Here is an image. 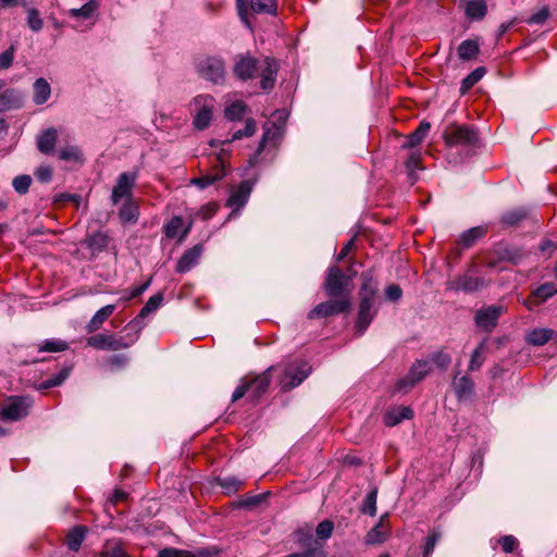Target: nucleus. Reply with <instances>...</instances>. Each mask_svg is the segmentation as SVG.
<instances>
[{"mask_svg":"<svg viewBox=\"0 0 557 557\" xmlns=\"http://www.w3.org/2000/svg\"><path fill=\"white\" fill-rule=\"evenodd\" d=\"M443 138L449 147L470 146L475 143L476 134L469 126L453 124L445 128Z\"/></svg>","mask_w":557,"mask_h":557,"instance_id":"7","label":"nucleus"},{"mask_svg":"<svg viewBox=\"0 0 557 557\" xmlns=\"http://www.w3.org/2000/svg\"><path fill=\"white\" fill-rule=\"evenodd\" d=\"M69 374H70L69 369H62L59 373L42 381L38 385V389H47V388H51V387L61 385L67 379Z\"/></svg>","mask_w":557,"mask_h":557,"instance_id":"39","label":"nucleus"},{"mask_svg":"<svg viewBox=\"0 0 557 557\" xmlns=\"http://www.w3.org/2000/svg\"><path fill=\"white\" fill-rule=\"evenodd\" d=\"M100 557H129L125 548V543L121 539L107 540L99 553Z\"/></svg>","mask_w":557,"mask_h":557,"instance_id":"20","label":"nucleus"},{"mask_svg":"<svg viewBox=\"0 0 557 557\" xmlns=\"http://www.w3.org/2000/svg\"><path fill=\"white\" fill-rule=\"evenodd\" d=\"M158 557H196V554L184 549L164 548L159 552Z\"/></svg>","mask_w":557,"mask_h":557,"instance_id":"52","label":"nucleus"},{"mask_svg":"<svg viewBox=\"0 0 557 557\" xmlns=\"http://www.w3.org/2000/svg\"><path fill=\"white\" fill-rule=\"evenodd\" d=\"M22 103L20 94L14 89H7L0 94V111L18 108Z\"/></svg>","mask_w":557,"mask_h":557,"instance_id":"27","label":"nucleus"},{"mask_svg":"<svg viewBox=\"0 0 557 557\" xmlns=\"http://www.w3.org/2000/svg\"><path fill=\"white\" fill-rule=\"evenodd\" d=\"M220 175L221 174H205L199 177L191 178L190 184L197 186L199 189H205L218 182Z\"/></svg>","mask_w":557,"mask_h":557,"instance_id":"44","label":"nucleus"},{"mask_svg":"<svg viewBox=\"0 0 557 557\" xmlns=\"http://www.w3.org/2000/svg\"><path fill=\"white\" fill-rule=\"evenodd\" d=\"M57 131L55 128L46 129L37 139V146L40 152L50 153L53 151L57 143Z\"/></svg>","mask_w":557,"mask_h":557,"instance_id":"24","label":"nucleus"},{"mask_svg":"<svg viewBox=\"0 0 557 557\" xmlns=\"http://www.w3.org/2000/svg\"><path fill=\"white\" fill-rule=\"evenodd\" d=\"M150 282H151V280H148V281H147V282H145L144 284L133 287V288L129 290L128 295H127V296L122 297V298H121V300H123V301H128V300H131V299H133V298L138 297L139 295H141V294H143V293H144V292L149 287Z\"/></svg>","mask_w":557,"mask_h":557,"instance_id":"61","label":"nucleus"},{"mask_svg":"<svg viewBox=\"0 0 557 557\" xmlns=\"http://www.w3.org/2000/svg\"><path fill=\"white\" fill-rule=\"evenodd\" d=\"M246 108L247 107L244 101H233L225 108V117L231 121L240 120L246 112Z\"/></svg>","mask_w":557,"mask_h":557,"instance_id":"35","label":"nucleus"},{"mask_svg":"<svg viewBox=\"0 0 557 557\" xmlns=\"http://www.w3.org/2000/svg\"><path fill=\"white\" fill-rule=\"evenodd\" d=\"M15 48L11 46L4 52L0 53V70H8L14 61Z\"/></svg>","mask_w":557,"mask_h":557,"instance_id":"53","label":"nucleus"},{"mask_svg":"<svg viewBox=\"0 0 557 557\" xmlns=\"http://www.w3.org/2000/svg\"><path fill=\"white\" fill-rule=\"evenodd\" d=\"M201 253L202 248L199 245H196L193 248L186 250L177 261L176 271L178 273L188 272L193 267H195L198 263Z\"/></svg>","mask_w":557,"mask_h":557,"instance_id":"19","label":"nucleus"},{"mask_svg":"<svg viewBox=\"0 0 557 557\" xmlns=\"http://www.w3.org/2000/svg\"><path fill=\"white\" fill-rule=\"evenodd\" d=\"M276 133H277V129L272 132L270 128H265L262 139L259 144V148H258L259 153L264 149V147L268 145V143L274 138Z\"/></svg>","mask_w":557,"mask_h":557,"instance_id":"63","label":"nucleus"},{"mask_svg":"<svg viewBox=\"0 0 557 557\" xmlns=\"http://www.w3.org/2000/svg\"><path fill=\"white\" fill-rule=\"evenodd\" d=\"M252 186L250 182L244 181L231 190L226 206L233 210L232 214L239 211L248 201Z\"/></svg>","mask_w":557,"mask_h":557,"instance_id":"15","label":"nucleus"},{"mask_svg":"<svg viewBox=\"0 0 557 557\" xmlns=\"http://www.w3.org/2000/svg\"><path fill=\"white\" fill-rule=\"evenodd\" d=\"M59 157L66 161H77L81 158V151L77 147H65L59 150Z\"/></svg>","mask_w":557,"mask_h":557,"instance_id":"54","label":"nucleus"},{"mask_svg":"<svg viewBox=\"0 0 557 557\" xmlns=\"http://www.w3.org/2000/svg\"><path fill=\"white\" fill-rule=\"evenodd\" d=\"M115 309H116L115 305H107V306L100 308L87 323V325H86L87 332L94 333V332L98 331L101 327V325L113 314Z\"/></svg>","mask_w":557,"mask_h":557,"instance_id":"22","label":"nucleus"},{"mask_svg":"<svg viewBox=\"0 0 557 557\" xmlns=\"http://www.w3.org/2000/svg\"><path fill=\"white\" fill-rule=\"evenodd\" d=\"M69 348V345L66 342L61 339H47L44 342V344L40 346V351H49V352H58V351H64Z\"/></svg>","mask_w":557,"mask_h":557,"instance_id":"43","label":"nucleus"},{"mask_svg":"<svg viewBox=\"0 0 557 557\" xmlns=\"http://www.w3.org/2000/svg\"><path fill=\"white\" fill-rule=\"evenodd\" d=\"M311 371V366L301 359L281 362L268 368L274 385L283 393L299 386L310 375Z\"/></svg>","mask_w":557,"mask_h":557,"instance_id":"2","label":"nucleus"},{"mask_svg":"<svg viewBox=\"0 0 557 557\" xmlns=\"http://www.w3.org/2000/svg\"><path fill=\"white\" fill-rule=\"evenodd\" d=\"M389 529H382L381 525H374L366 535V543L370 545L382 544L389 536Z\"/></svg>","mask_w":557,"mask_h":557,"instance_id":"32","label":"nucleus"},{"mask_svg":"<svg viewBox=\"0 0 557 557\" xmlns=\"http://www.w3.org/2000/svg\"><path fill=\"white\" fill-rule=\"evenodd\" d=\"M220 553V550L215 547L213 548H200L193 554H196V557H214Z\"/></svg>","mask_w":557,"mask_h":557,"instance_id":"64","label":"nucleus"},{"mask_svg":"<svg viewBox=\"0 0 557 557\" xmlns=\"http://www.w3.org/2000/svg\"><path fill=\"white\" fill-rule=\"evenodd\" d=\"M524 216L525 213L522 210H513L504 214L503 222L508 225H513L520 222Z\"/></svg>","mask_w":557,"mask_h":557,"instance_id":"60","label":"nucleus"},{"mask_svg":"<svg viewBox=\"0 0 557 557\" xmlns=\"http://www.w3.org/2000/svg\"><path fill=\"white\" fill-rule=\"evenodd\" d=\"M32 406L33 400L29 397H10L2 405L0 418H23L29 414Z\"/></svg>","mask_w":557,"mask_h":557,"instance_id":"9","label":"nucleus"},{"mask_svg":"<svg viewBox=\"0 0 557 557\" xmlns=\"http://www.w3.org/2000/svg\"><path fill=\"white\" fill-rule=\"evenodd\" d=\"M385 295H386L387 299H389L392 301H396L401 297L403 292L398 285L392 284L386 287Z\"/></svg>","mask_w":557,"mask_h":557,"instance_id":"62","label":"nucleus"},{"mask_svg":"<svg viewBox=\"0 0 557 557\" xmlns=\"http://www.w3.org/2000/svg\"><path fill=\"white\" fill-rule=\"evenodd\" d=\"M374 302L375 289L368 283H364L361 288V300L359 304L358 318L356 321V329L359 333H363L372 322L376 313Z\"/></svg>","mask_w":557,"mask_h":557,"instance_id":"4","label":"nucleus"},{"mask_svg":"<svg viewBox=\"0 0 557 557\" xmlns=\"http://www.w3.org/2000/svg\"><path fill=\"white\" fill-rule=\"evenodd\" d=\"M430 128L431 124L429 122H421L419 127L407 137L403 148L409 149L419 145L425 138Z\"/></svg>","mask_w":557,"mask_h":557,"instance_id":"28","label":"nucleus"},{"mask_svg":"<svg viewBox=\"0 0 557 557\" xmlns=\"http://www.w3.org/2000/svg\"><path fill=\"white\" fill-rule=\"evenodd\" d=\"M277 63L274 59L265 58L261 61L240 54L235 59L233 72L240 81H248L253 77H260V87L269 90L274 87L277 74Z\"/></svg>","mask_w":557,"mask_h":557,"instance_id":"1","label":"nucleus"},{"mask_svg":"<svg viewBox=\"0 0 557 557\" xmlns=\"http://www.w3.org/2000/svg\"><path fill=\"white\" fill-rule=\"evenodd\" d=\"M485 74L484 67H478L472 71L468 76L462 79L461 83V92L465 94L469 89H471Z\"/></svg>","mask_w":557,"mask_h":557,"instance_id":"38","label":"nucleus"},{"mask_svg":"<svg viewBox=\"0 0 557 557\" xmlns=\"http://www.w3.org/2000/svg\"><path fill=\"white\" fill-rule=\"evenodd\" d=\"M503 550L507 554H513L518 548L519 542L513 535H506L499 540Z\"/></svg>","mask_w":557,"mask_h":557,"instance_id":"50","label":"nucleus"},{"mask_svg":"<svg viewBox=\"0 0 557 557\" xmlns=\"http://www.w3.org/2000/svg\"><path fill=\"white\" fill-rule=\"evenodd\" d=\"M32 177L29 175L16 176L12 182L15 191L21 195L26 194L28 191Z\"/></svg>","mask_w":557,"mask_h":557,"instance_id":"47","label":"nucleus"},{"mask_svg":"<svg viewBox=\"0 0 557 557\" xmlns=\"http://www.w3.org/2000/svg\"><path fill=\"white\" fill-rule=\"evenodd\" d=\"M200 76L214 84H221L225 77V65L222 59L208 57L197 65Z\"/></svg>","mask_w":557,"mask_h":557,"instance_id":"8","label":"nucleus"},{"mask_svg":"<svg viewBox=\"0 0 557 557\" xmlns=\"http://www.w3.org/2000/svg\"><path fill=\"white\" fill-rule=\"evenodd\" d=\"M95 9H96V5L92 2H88V3H85L79 9H72L71 15L76 16V17L88 18L92 15Z\"/></svg>","mask_w":557,"mask_h":557,"instance_id":"57","label":"nucleus"},{"mask_svg":"<svg viewBox=\"0 0 557 557\" xmlns=\"http://www.w3.org/2000/svg\"><path fill=\"white\" fill-rule=\"evenodd\" d=\"M250 9L257 14H275L276 0H250Z\"/></svg>","mask_w":557,"mask_h":557,"instance_id":"30","label":"nucleus"},{"mask_svg":"<svg viewBox=\"0 0 557 557\" xmlns=\"http://www.w3.org/2000/svg\"><path fill=\"white\" fill-rule=\"evenodd\" d=\"M50 95V84L45 78H37L34 83V102L36 104H44L48 101Z\"/></svg>","mask_w":557,"mask_h":557,"instance_id":"26","label":"nucleus"},{"mask_svg":"<svg viewBox=\"0 0 557 557\" xmlns=\"http://www.w3.org/2000/svg\"><path fill=\"white\" fill-rule=\"evenodd\" d=\"M88 529L85 525L72 528L66 535V545L70 550L77 552L87 535Z\"/></svg>","mask_w":557,"mask_h":557,"instance_id":"23","label":"nucleus"},{"mask_svg":"<svg viewBox=\"0 0 557 557\" xmlns=\"http://www.w3.org/2000/svg\"><path fill=\"white\" fill-rule=\"evenodd\" d=\"M271 381L268 369L257 376L245 377L234 391L232 401L246 397L250 403H256L268 391Z\"/></svg>","mask_w":557,"mask_h":557,"instance_id":"3","label":"nucleus"},{"mask_svg":"<svg viewBox=\"0 0 557 557\" xmlns=\"http://www.w3.org/2000/svg\"><path fill=\"white\" fill-rule=\"evenodd\" d=\"M256 127H257V125H256L255 120L247 119L246 120V124H245V128L243 131L239 129V131L235 132L233 134L232 138L226 140V143H231L233 140L240 139L244 136H246V137L252 136L255 134V132H256Z\"/></svg>","mask_w":557,"mask_h":557,"instance_id":"45","label":"nucleus"},{"mask_svg":"<svg viewBox=\"0 0 557 557\" xmlns=\"http://www.w3.org/2000/svg\"><path fill=\"white\" fill-rule=\"evenodd\" d=\"M219 485L223 488V491L231 495L239 491L243 486V481L235 476H226L219 480Z\"/></svg>","mask_w":557,"mask_h":557,"instance_id":"41","label":"nucleus"},{"mask_svg":"<svg viewBox=\"0 0 557 557\" xmlns=\"http://www.w3.org/2000/svg\"><path fill=\"white\" fill-rule=\"evenodd\" d=\"M421 153L419 151H411L405 162L410 177L413 176L416 170L421 169Z\"/></svg>","mask_w":557,"mask_h":557,"instance_id":"46","label":"nucleus"},{"mask_svg":"<svg viewBox=\"0 0 557 557\" xmlns=\"http://www.w3.org/2000/svg\"><path fill=\"white\" fill-rule=\"evenodd\" d=\"M348 284V278L344 273L336 267L329 269L325 280V290L331 297H343L345 287Z\"/></svg>","mask_w":557,"mask_h":557,"instance_id":"13","label":"nucleus"},{"mask_svg":"<svg viewBox=\"0 0 557 557\" xmlns=\"http://www.w3.org/2000/svg\"><path fill=\"white\" fill-rule=\"evenodd\" d=\"M556 332L552 329H533L525 334V342L532 346H543L554 338Z\"/></svg>","mask_w":557,"mask_h":557,"instance_id":"21","label":"nucleus"},{"mask_svg":"<svg viewBox=\"0 0 557 557\" xmlns=\"http://www.w3.org/2000/svg\"><path fill=\"white\" fill-rule=\"evenodd\" d=\"M138 332H136L134 335L127 334L126 337H116L113 334L101 333L90 336L87 339V344L88 346L96 349L120 350L132 346L138 339Z\"/></svg>","mask_w":557,"mask_h":557,"instance_id":"6","label":"nucleus"},{"mask_svg":"<svg viewBox=\"0 0 557 557\" xmlns=\"http://www.w3.org/2000/svg\"><path fill=\"white\" fill-rule=\"evenodd\" d=\"M219 206L216 202H208L200 207V209L196 213V216L200 218L201 220H209L215 214Z\"/></svg>","mask_w":557,"mask_h":557,"instance_id":"51","label":"nucleus"},{"mask_svg":"<svg viewBox=\"0 0 557 557\" xmlns=\"http://www.w3.org/2000/svg\"><path fill=\"white\" fill-rule=\"evenodd\" d=\"M137 180L136 173L124 172L117 177L116 184L112 189L111 200L116 205L122 199H133L132 193Z\"/></svg>","mask_w":557,"mask_h":557,"instance_id":"10","label":"nucleus"},{"mask_svg":"<svg viewBox=\"0 0 557 557\" xmlns=\"http://www.w3.org/2000/svg\"><path fill=\"white\" fill-rule=\"evenodd\" d=\"M479 45L474 40H463L458 47V57L463 61L474 59L479 53Z\"/></svg>","mask_w":557,"mask_h":557,"instance_id":"29","label":"nucleus"},{"mask_svg":"<svg viewBox=\"0 0 557 557\" xmlns=\"http://www.w3.org/2000/svg\"><path fill=\"white\" fill-rule=\"evenodd\" d=\"M453 386L458 397H466L471 394L473 389V382L470 377L463 375L455 377Z\"/></svg>","mask_w":557,"mask_h":557,"instance_id":"33","label":"nucleus"},{"mask_svg":"<svg viewBox=\"0 0 557 557\" xmlns=\"http://www.w3.org/2000/svg\"><path fill=\"white\" fill-rule=\"evenodd\" d=\"M334 530L333 522L330 520H323L320 522L315 529L317 536L320 540H327L331 537Z\"/></svg>","mask_w":557,"mask_h":557,"instance_id":"49","label":"nucleus"},{"mask_svg":"<svg viewBox=\"0 0 557 557\" xmlns=\"http://www.w3.org/2000/svg\"><path fill=\"white\" fill-rule=\"evenodd\" d=\"M195 112L193 124L197 129L207 128L212 120L215 99L210 95H198L191 102Z\"/></svg>","mask_w":557,"mask_h":557,"instance_id":"5","label":"nucleus"},{"mask_svg":"<svg viewBox=\"0 0 557 557\" xmlns=\"http://www.w3.org/2000/svg\"><path fill=\"white\" fill-rule=\"evenodd\" d=\"M376 498H377V488H373L364 498L361 505V512L369 515L371 517L376 513Z\"/></svg>","mask_w":557,"mask_h":557,"instance_id":"40","label":"nucleus"},{"mask_svg":"<svg viewBox=\"0 0 557 557\" xmlns=\"http://www.w3.org/2000/svg\"><path fill=\"white\" fill-rule=\"evenodd\" d=\"M483 350H484V343H481L472 352L471 360L469 364L470 371H475L480 369V367L483 363Z\"/></svg>","mask_w":557,"mask_h":557,"instance_id":"48","label":"nucleus"},{"mask_svg":"<svg viewBox=\"0 0 557 557\" xmlns=\"http://www.w3.org/2000/svg\"><path fill=\"white\" fill-rule=\"evenodd\" d=\"M412 417H413V411L411 410V408L406 407V406H398V407L392 409L391 411H388L385 416V418H401V419L412 418Z\"/></svg>","mask_w":557,"mask_h":557,"instance_id":"55","label":"nucleus"},{"mask_svg":"<svg viewBox=\"0 0 557 557\" xmlns=\"http://www.w3.org/2000/svg\"><path fill=\"white\" fill-rule=\"evenodd\" d=\"M227 173L226 164L223 159V156L220 154L216 157V164H214L211 170L207 174H221L219 176V181L222 180Z\"/></svg>","mask_w":557,"mask_h":557,"instance_id":"58","label":"nucleus"},{"mask_svg":"<svg viewBox=\"0 0 557 557\" xmlns=\"http://www.w3.org/2000/svg\"><path fill=\"white\" fill-rule=\"evenodd\" d=\"M466 12L472 18H482L486 14V4L483 0H471L467 3Z\"/></svg>","mask_w":557,"mask_h":557,"instance_id":"37","label":"nucleus"},{"mask_svg":"<svg viewBox=\"0 0 557 557\" xmlns=\"http://www.w3.org/2000/svg\"><path fill=\"white\" fill-rule=\"evenodd\" d=\"M350 308V300L348 297H343L339 300H330L321 302L315 306L308 314L309 319L325 318L335 313L345 312Z\"/></svg>","mask_w":557,"mask_h":557,"instance_id":"11","label":"nucleus"},{"mask_svg":"<svg viewBox=\"0 0 557 557\" xmlns=\"http://www.w3.org/2000/svg\"><path fill=\"white\" fill-rule=\"evenodd\" d=\"M549 16V9L547 7L541 8L537 12L532 14L528 20V24H543Z\"/></svg>","mask_w":557,"mask_h":557,"instance_id":"56","label":"nucleus"},{"mask_svg":"<svg viewBox=\"0 0 557 557\" xmlns=\"http://www.w3.org/2000/svg\"><path fill=\"white\" fill-rule=\"evenodd\" d=\"M89 246L92 249H103L107 246V236L102 233H95L89 237Z\"/></svg>","mask_w":557,"mask_h":557,"instance_id":"59","label":"nucleus"},{"mask_svg":"<svg viewBox=\"0 0 557 557\" xmlns=\"http://www.w3.org/2000/svg\"><path fill=\"white\" fill-rule=\"evenodd\" d=\"M486 233V230L481 226L472 227L466 231L459 238V244L463 248H469L472 246L479 238L483 237Z\"/></svg>","mask_w":557,"mask_h":557,"instance_id":"31","label":"nucleus"},{"mask_svg":"<svg viewBox=\"0 0 557 557\" xmlns=\"http://www.w3.org/2000/svg\"><path fill=\"white\" fill-rule=\"evenodd\" d=\"M557 294V287L554 283H544L539 286L532 294V297L524 301V306L532 310L539 304L547 300Z\"/></svg>","mask_w":557,"mask_h":557,"instance_id":"18","label":"nucleus"},{"mask_svg":"<svg viewBox=\"0 0 557 557\" xmlns=\"http://www.w3.org/2000/svg\"><path fill=\"white\" fill-rule=\"evenodd\" d=\"M193 226V220L185 222L180 215L172 216L164 225L163 232L166 238L183 242L189 234Z\"/></svg>","mask_w":557,"mask_h":557,"instance_id":"12","label":"nucleus"},{"mask_svg":"<svg viewBox=\"0 0 557 557\" xmlns=\"http://www.w3.org/2000/svg\"><path fill=\"white\" fill-rule=\"evenodd\" d=\"M502 312L503 308L500 306H490L478 311L475 313V323L478 327L488 332L492 331L496 326Z\"/></svg>","mask_w":557,"mask_h":557,"instance_id":"16","label":"nucleus"},{"mask_svg":"<svg viewBox=\"0 0 557 557\" xmlns=\"http://www.w3.org/2000/svg\"><path fill=\"white\" fill-rule=\"evenodd\" d=\"M119 216L123 223H135L139 216V209L134 199L125 200L119 210Z\"/></svg>","mask_w":557,"mask_h":557,"instance_id":"25","label":"nucleus"},{"mask_svg":"<svg viewBox=\"0 0 557 557\" xmlns=\"http://www.w3.org/2000/svg\"><path fill=\"white\" fill-rule=\"evenodd\" d=\"M26 23L29 29L38 33L44 27V20L40 16L39 11L36 8H26Z\"/></svg>","mask_w":557,"mask_h":557,"instance_id":"34","label":"nucleus"},{"mask_svg":"<svg viewBox=\"0 0 557 557\" xmlns=\"http://www.w3.org/2000/svg\"><path fill=\"white\" fill-rule=\"evenodd\" d=\"M484 285V281L469 274H463L448 282V288L454 290H462L472 293L479 290Z\"/></svg>","mask_w":557,"mask_h":557,"instance_id":"17","label":"nucleus"},{"mask_svg":"<svg viewBox=\"0 0 557 557\" xmlns=\"http://www.w3.org/2000/svg\"><path fill=\"white\" fill-rule=\"evenodd\" d=\"M431 371V364L429 361L419 360L410 369L406 377L401 379L397 383L398 391H408L416 383L420 382Z\"/></svg>","mask_w":557,"mask_h":557,"instance_id":"14","label":"nucleus"},{"mask_svg":"<svg viewBox=\"0 0 557 557\" xmlns=\"http://www.w3.org/2000/svg\"><path fill=\"white\" fill-rule=\"evenodd\" d=\"M163 296L161 294H157L151 296L145 306L141 308L139 312L140 318H145L149 315L151 312L156 311L160 305L162 304Z\"/></svg>","mask_w":557,"mask_h":557,"instance_id":"42","label":"nucleus"},{"mask_svg":"<svg viewBox=\"0 0 557 557\" xmlns=\"http://www.w3.org/2000/svg\"><path fill=\"white\" fill-rule=\"evenodd\" d=\"M442 533L438 529H433L429 535L425 537L423 549H422V557H431V555L434 552V548L437 544V542L441 540Z\"/></svg>","mask_w":557,"mask_h":557,"instance_id":"36","label":"nucleus"}]
</instances>
